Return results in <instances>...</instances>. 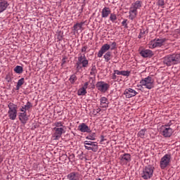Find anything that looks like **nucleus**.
Here are the masks:
<instances>
[{
    "mask_svg": "<svg viewBox=\"0 0 180 180\" xmlns=\"http://www.w3.org/2000/svg\"><path fill=\"white\" fill-rule=\"evenodd\" d=\"M163 63L166 66H172L180 63V54L167 55L163 58Z\"/></svg>",
    "mask_w": 180,
    "mask_h": 180,
    "instance_id": "3",
    "label": "nucleus"
},
{
    "mask_svg": "<svg viewBox=\"0 0 180 180\" xmlns=\"http://www.w3.org/2000/svg\"><path fill=\"white\" fill-rule=\"evenodd\" d=\"M146 30H141V32L139 33V38L141 39V37H144L145 34L146 33Z\"/></svg>",
    "mask_w": 180,
    "mask_h": 180,
    "instance_id": "39",
    "label": "nucleus"
},
{
    "mask_svg": "<svg viewBox=\"0 0 180 180\" xmlns=\"http://www.w3.org/2000/svg\"><path fill=\"white\" fill-rule=\"evenodd\" d=\"M134 7H135V11H136V15L137 16V14H138V11H137V9H140V8L142 7V5H143V2L142 1H136L135 2H134Z\"/></svg>",
    "mask_w": 180,
    "mask_h": 180,
    "instance_id": "24",
    "label": "nucleus"
},
{
    "mask_svg": "<svg viewBox=\"0 0 180 180\" xmlns=\"http://www.w3.org/2000/svg\"><path fill=\"white\" fill-rule=\"evenodd\" d=\"M3 162H4V158L1 155H0V165L1 164H2Z\"/></svg>",
    "mask_w": 180,
    "mask_h": 180,
    "instance_id": "45",
    "label": "nucleus"
},
{
    "mask_svg": "<svg viewBox=\"0 0 180 180\" xmlns=\"http://www.w3.org/2000/svg\"><path fill=\"white\" fill-rule=\"evenodd\" d=\"M77 80V77L75 75V74H72L70 77L69 78V82H70V84H74L75 82Z\"/></svg>",
    "mask_w": 180,
    "mask_h": 180,
    "instance_id": "29",
    "label": "nucleus"
},
{
    "mask_svg": "<svg viewBox=\"0 0 180 180\" xmlns=\"http://www.w3.org/2000/svg\"><path fill=\"white\" fill-rule=\"evenodd\" d=\"M160 133L162 136H165V138H168L172 136L174 133V129L169 127V125H163L160 128Z\"/></svg>",
    "mask_w": 180,
    "mask_h": 180,
    "instance_id": "10",
    "label": "nucleus"
},
{
    "mask_svg": "<svg viewBox=\"0 0 180 180\" xmlns=\"http://www.w3.org/2000/svg\"><path fill=\"white\" fill-rule=\"evenodd\" d=\"M78 129L80 131V132H86V133H91V128L89 127V126L86 125V124H84V122H82V124H80V125L78 126Z\"/></svg>",
    "mask_w": 180,
    "mask_h": 180,
    "instance_id": "18",
    "label": "nucleus"
},
{
    "mask_svg": "<svg viewBox=\"0 0 180 180\" xmlns=\"http://www.w3.org/2000/svg\"><path fill=\"white\" fill-rule=\"evenodd\" d=\"M115 73H117V75H123L124 77H129V75H130L129 70H116Z\"/></svg>",
    "mask_w": 180,
    "mask_h": 180,
    "instance_id": "23",
    "label": "nucleus"
},
{
    "mask_svg": "<svg viewBox=\"0 0 180 180\" xmlns=\"http://www.w3.org/2000/svg\"><path fill=\"white\" fill-rule=\"evenodd\" d=\"M89 62L86 58V54L79 53L77 56V61L76 62V70L78 72L82 71V68L89 67Z\"/></svg>",
    "mask_w": 180,
    "mask_h": 180,
    "instance_id": "2",
    "label": "nucleus"
},
{
    "mask_svg": "<svg viewBox=\"0 0 180 180\" xmlns=\"http://www.w3.org/2000/svg\"><path fill=\"white\" fill-rule=\"evenodd\" d=\"M105 140V136H101V143H103Z\"/></svg>",
    "mask_w": 180,
    "mask_h": 180,
    "instance_id": "46",
    "label": "nucleus"
},
{
    "mask_svg": "<svg viewBox=\"0 0 180 180\" xmlns=\"http://www.w3.org/2000/svg\"><path fill=\"white\" fill-rule=\"evenodd\" d=\"M172 161L171 155H165L160 158V169H165L167 166H169Z\"/></svg>",
    "mask_w": 180,
    "mask_h": 180,
    "instance_id": "9",
    "label": "nucleus"
},
{
    "mask_svg": "<svg viewBox=\"0 0 180 180\" xmlns=\"http://www.w3.org/2000/svg\"><path fill=\"white\" fill-rule=\"evenodd\" d=\"M93 83H94V79L93 77H90V80L87 81L86 82L84 83V84H83L85 94H86L87 93L86 89H88L89 85H90V84H92Z\"/></svg>",
    "mask_w": 180,
    "mask_h": 180,
    "instance_id": "26",
    "label": "nucleus"
},
{
    "mask_svg": "<svg viewBox=\"0 0 180 180\" xmlns=\"http://www.w3.org/2000/svg\"><path fill=\"white\" fill-rule=\"evenodd\" d=\"M122 164H127V162H131V156L129 153H124L120 157Z\"/></svg>",
    "mask_w": 180,
    "mask_h": 180,
    "instance_id": "15",
    "label": "nucleus"
},
{
    "mask_svg": "<svg viewBox=\"0 0 180 180\" xmlns=\"http://www.w3.org/2000/svg\"><path fill=\"white\" fill-rule=\"evenodd\" d=\"M83 25L84 22L76 23V25H74V30H82Z\"/></svg>",
    "mask_w": 180,
    "mask_h": 180,
    "instance_id": "35",
    "label": "nucleus"
},
{
    "mask_svg": "<svg viewBox=\"0 0 180 180\" xmlns=\"http://www.w3.org/2000/svg\"><path fill=\"white\" fill-rule=\"evenodd\" d=\"M96 73H97L96 67V66L91 67V70L90 72L91 75H96Z\"/></svg>",
    "mask_w": 180,
    "mask_h": 180,
    "instance_id": "37",
    "label": "nucleus"
},
{
    "mask_svg": "<svg viewBox=\"0 0 180 180\" xmlns=\"http://www.w3.org/2000/svg\"><path fill=\"white\" fill-rule=\"evenodd\" d=\"M127 18H124V20L122 22V26L124 27V28H128V23H127Z\"/></svg>",
    "mask_w": 180,
    "mask_h": 180,
    "instance_id": "38",
    "label": "nucleus"
},
{
    "mask_svg": "<svg viewBox=\"0 0 180 180\" xmlns=\"http://www.w3.org/2000/svg\"><path fill=\"white\" fill-rule=\"evenodd\" d=\"M9 4L6 0H0V13L4 12L8 7Z\"/></svg>",
    "mask_w": 180,
    "mask_h": 180,
    "instance_id": "21",
    "label": "nucleus"
},
{
    "mask_svg": "<svg viewBox=\"0 0 180 180\" xmlns=\"http://www.w3.org/2000/svg\"><path fill=\"white\" fill-rule=\"evenodd\" d=\"M155 167L152 165L146 166L141 173V176L143 179H150L154 174Z\"/></svg>",
    "mask_w": 180,
    "mask_h": 180,
    "instance_id": "6",
    "label": "nucleus"
},
{
    "mask_svg": "<svg viewBox=\"0 0 180 180\" xmlns=\"http://www.w3.org/2000/svg\"><path fill=\"white\" fill-rule=\"evenodd\" d=\"M129 19H131V20L136 19L137 15H136V13L134 3L131 4V7L129 8Z\"/></svg>",
    "mask_w": 180,
    "mask_h": 180,
    "instance_id": "19",
    "label": "nucleus"
},
{
    "mask_svg": "<svg viewBox=\"0 0 180 180\" xmlns=\"http://www.w3.org/2000/svg\"><path fill=\"white\" fill-rule=\"evenodd\" d=\"M141 83L147 89H152L155 87V80L151 77H144Z\"/></svg>",
    "mask_w": 180,
    "mask_h": 180,
    "instance_id": "8",
    "label": "nucleus"
},
{
    "mask_svg": "<svg viewBox=\"0 0 180 180\" xmlns=\"http://www.w3.org/2000/svg\"><path fill=\"white\" fill-rule=\"evenodd\" d=\"M96 87L100 92L105 93L110 89V84L105 82V81H98Z\"/></svg>",
    "mask_w": 180,
    "mask_h": 180,
    "instance_id": "11",
    "label": "nucleus"
},
{
    "mask_svg": "<svg viewBox=\"0 0 180 180\" xmlns=\"http://www.w3.org/2000/svg\"><path fill=\"white\" fill-rule=\"evenodd\" d=\"M77 94H78V96H85L86 95L84 86L82 87V89H78Z\"/></svg>",
    "mask_w": 180,
    "mask_h": 180,
    "instance_id": "34",
    "label": "nucleus"
},
{
    "mask_svg": "<svg viewBox=\"0 0 180 180\" xmlns=\"http://www.w3.org/2000/svg\"><path fill=\"white\" fill-rule=\"evenodd\" d=\"M166 41L167 39L165 38L154 39V40L149 41V49H153L158 47H162V46H164Z\"/></svg>",
    "mask_w": 180,
    "mask_h": 180,
    "instance_id": "7",
    "label": "nucleus"
},
{
    "mask_svg": "<svg viewBox=\"0 0 180 180\" xmlns=\"http://www.w3.org/2000/svg\"><path fill=\"white\" fill-rule=\"evenodd\" d=\"M140 54L143 58H151L153 56V51L150 49H142Z\"/></svg>",
    "mask_w": 180,
    "mask_h": 180,
    "instance_id": "17",
    "label": "nucleus"
},
{
    "mask_svg": "<svg viewBox=\"0 0 180 180\" xmlns=\"http://www.w3.org/2000/svg\"><path fill=\"white\" fill-rule=\"evenodd\" d=\"M53 131H54V135H53L54 140L60 139V138H61L62 136L63 133H65V129L63 127H60V128L54 127Z\"/></svg>",
    "mask_w": 180,
    "mask_h": 180,
    "instance_id": "13",
    "label": "nucleus"
},
{
    "mask_svg": "<svg viewBox=\"0 0 180 180\" xmlns=\"http://www.w3.org/2000/svg\"><path fill=\"white\" fill-rule=\"evenodd\" d=\"M6 79L8 82H11V77H10L9 75H6Z\"/></svg>",
    "mask_w": 180,
    "mask_h": 180,
    "instance_id": "43",
    "label": "nucleus"
},
{
    "mask_svg": "<svg viewBox=\"0 0 180 180\" xmlns=\"http://www.w3.org/2000/svg\"><path fill=\"white\" fill-rule=\"evenodd\" d=\"M100 102H101V108H105V110H107L109 105L108 99L105 98V96H102L100 99Z\"/></svg>",
    "mask_w": 180,
    "mask_h": 180,
    "instance_id": "22",
    "label": "nucleus"
},
{
    "mask_svg": "<svg viewBox=\"0 0 180 180\" xmlns=\"http://www.w3.org/2000/svg\"><path fill=\"white\" fill-rule=\"evenodd\" d=\"M96 180H102L101 178H97Z\"/></svg>",
    "mask_w": 180,
    "mask_h": 180,
    "instance_id": "47",
    "label": "nucleus"
},
{
    "mask_svg": "<svg viewBox=\"0 0 180 180\" xmlns=\"http://www.w3.org/2000/svg\"><path fill=\"white\" fill-rule=\"evenodd\" d=\"M117 49V42L113 41L111 43V45L109 44H103L102 47L100 49V51L98 53V58H102L103 54H105L108 51H113Z\"/></svg>",
    "mask_w": 180,
    "mask_h": 180,
    "instance_id": "4",
    "label": "nucleus"
},
{
    "mask_svg": "<svg viewBox=\"0 0 180 180\" xmlns=\"http://www.w3.org/2000/svg\"><path fill=\"white\" fill-rule=\"evenodd\" d=\"M32 108H33V105L30 101H27L25 105L20 107L18 118L22 124H26L27 120H29V116L27 115V110H29Z\"/></svg>",
    "mask_w": 180,
    "mask_h": 180,
    "instance_id": "1",
    "label": "nucleus"
},
{
    "mask_svg": "<svg viewBox=\"0 0 180 180\" xmlns=\"http://www.w3.org/2000/svg\"><path fill=\"white\" fill-rule=\"evenodd\" d=\"M96 137V133H90V134H89V136H86V139L88 140H95Z\"/></svg>",
    "mask_w": 180,
    "mask_h": 180,
    "instance_id": "32",
    "label": "nucleus"
},
{
    "mask_svg": "<svg viewBox=\"0 0 180 180\" xmlns=\"http://www.w3.org/2000/svg\"><path fill=\"white\" fill-rule=\"evenodd\" d=\"M136 94H138L137 91H135V89H126L124 91V95L126 96V98H130L133 96H136Z\"/></svg>",
    "mask_w": 180,
    "mask_h": 180,
    "instance_id": "14",
    "label": "nucleus"
},
{
    "mask_svg": "<svg viewBox=\"0 0 180 180\" xmlns=\"http://www.w3.org/2000/svg\"><path fill=\"white\" fill-rule=\"evenodd\" d=\"M116 72H117V70L113 71L111 78L114 82H119V79H117V74L116 73Z\"/></svg>",
    "mask_w": 180,
    "mask_h": 180,
    "instance_id": "33",
    "label": "nucleus"
},
{
    "mask_svg": "<svg viewBox=\"0 0 180 180\" xmlns=\"http://www.w3.org/2000/svg\"><path fill=\"white\" fill-rule=\"evenodd\" d=\"M146 131V130L145 129H141V131H139L138 133V136L141 138H143L145 136Z\"/></svg>",
    "mask_w": 180,
    "mask_h": 180,
    "instance_id": "36",
    "label": "nucleus"
},
{
    "mask_svg": "<svg viewBox=\"0 0 180 180\" xmlns=\"http://www.w3.org/2000/svg\"><path fill=\"white\" fill-rule=\"evenodd\" d=\"M143 86L144 85L141 84V80L140 81V84H137V87L139 88V89L140 91H141V89H143Z\"/></svg>",
    "mask_w": 180,
    "mask_h": 180,
    "instance_id": "42",
    "label": "nucleus"
},
{
    "mask_svg": "<svg viewBox=\"0 0 180 180\" xmlns=\"http://www.w3.org/2000/svg\"><path fill=\"white\" fill-rule=\"evenodd\" d=\"M95 112L96 113H100V112H101V108H97L96 110H94V112Z\"/></svg>",
    "mask_w": 180,
    "mask_h": 180,
    "instance_id": "44",
    "label": "nucleus"
},
{
    "mask_svg": "<svg viewBox=\"0 0 180 180\" xmlns=\"http://www.w3.org/2000/svg\"><path fill=\"white\" fill-rule=\"evenodd\" d=\"M25 84V77H21V79H20L18 82H17V85H16V89L17 91H19V89H20V87H22V86Z\"/></svg>",
    "mask_w": 180,
    "mask_h": 180,
    "instance_id": "27",
    "label": "nucleus"
},
{
    "mask_svg": "<svg viewBox=\"0 0 180 180\" xmlns=\"http://www.w3.org/2000/svg\"><path fill=\"white\" fill-rule=\"evenodd\" d=\"M112 58V51H107L105 54L103 55V58L105 60L106 63H108L110 60Z\"/></svg>",
    "mask_w": 180,
    "mask_h": 180,
    "instance_id": "25",
    "label": "nucleus"
},
{
    "mask_svg": "<svg viewBox=\"0 0 180 180\" xmlns=\"http://www.w3.org/2000/svg\"><path fill=\"white\" fill-rule=\"evenodd\" d=\"M112 11L110 7H104L101 10V16L103 18H108V16L111 14Z\"/></svg>",
    "mask_w": 180,
    "mask_h": 180,
    "instance_id": "20",
    "label": "nucleus"
},
{
    "mask_svg": "<svg viewBox=\"0 0 180 180\" xmlns=\"http://www.w3.org/2000/svg\"><path fill=\"white\" fill-rule=\"evenodd\" d=\"M14 72L17 74H22L23 72V68L22 66H16L14 68Z\"/></svg>",
    "mask_w": 180,
    "mask_h": 180,
    "instance_id": "30",
    "label": "nucleus"
},
{
    "mask_svg": "<svg viewBox=\"0 0 180 180\" xmlns=\"http://www.w3.org/2000/svg\"><path fill=\"white\" fill-rule=\"evenodd\" d=\"M53 126H55V127L56 128H64V122H63V121H56V122H54Z\"/></svg>",
    "mask_w": 180,
    "mask_h": 180,
    "instance_id": "28",
    "label": "nucleus"
},
{
    "mask_svg": "<svg viewBox=\"0 0 180 180\" xmlns=\"http://www.w3.org/2000/svg\"><path fill=\"white\" fill-rule=\"evenodd\" d=\"M68 180H79L82 178V174L79 172H70L68 174Z\"/></svg>",
    "mask_w": 180,
    "mask_h": 180,
    "instance_id": "16",
    "label": "nucleus"
},
{
    "mask_svg": "<svg viewBox=\"0 0 180 180\" xmlns=\"http://www.w3.org/2000/svg\"><path fill=\"white\" fill-rule=\"evenodd\" d=\"M8 117L11 120H15L18 117V105L13 103H9L8 105Z\"/></svg>",
    "mask_w": 180,
    "mask_h": 180,
    "instance_id": "5",
    "label": "nucleus"
},
{
    "mask_svg": "<svg viewBox=\"0 0 180 180\" xmlns=\"http://www.w3.org/2000/svg\"><path fill=\"white\" fill-rule=\"evenodd\" d=\"M158 5L160 6L161 7L165 6V0H159L158 1Z\"/></svg>",
    "mask_w": 180,
    "mask_h": 180,
    "instance_id": "41",
    "label": "nucleus"
},
{
    "mask_svg": "<svg viewBox=\"0 0 180 180\" xmlns=\"http://www.w3.org/2000/svg\"><path fill=\"white\" fill-rule=\"evenodd\" d=\"M88 49L87 46H84L82 48V54H85V53L86 52V49Z\"/></svg>",
    "mask_w": 180,
    "mask_h": 180,
    "instance_id": "40",
    "label": "nucleus"
},
{
    "mask_svg": "<svg viewBox=\"0 0 180 180\" xmlns=\"http://www.w3.org/2000/svg\"><path fill=\"white\" fill-rule=\"evenodd\" d=\"M84 148H86V150H91L93 152H97L98 148L97 143H94L93 141H88V140H86V141H84Z\"/></svg>",
    "mask_w": 180,
    "mask_h": 180,
    "instance_id": "12",
    "label": "nucleus"
},
{
    "mask_svg": "<svg viewBox=\"0 0 180 180\" xmlns=\"http://www.w3.org/2000/svg\"><path fill=\"white\" fill-rule=\"evenodd\" d=\"M110 20L112 21V22H116V20H117V15L114 13H110Z\"/></svg>",
    "mask_w": 180,
    "mask_h": 180,
    "instance_id": "31",
    "label": "nucleus"
}]
</instances>
